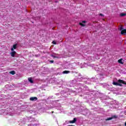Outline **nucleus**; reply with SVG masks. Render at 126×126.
<instances>
[{
	"mask_svg": "<svg viewBox=\"0 0 126 126\" xmlns=\"http://www.w3.org/2000/svg\"><path fill=\"white\" fill-rule=\"evenodd\" d=\"M118 82H114L113 83V85H116V86H123L122 84L126 85V82L124 80L119 79Z\"/></svg>",
	"mask_w": 126,
	"mask_h": 126,
	"instance_id": "f257e3e1",
	"label": "nucleus"
},
{
	"mask_svg": "<svg viewBox=\"0 0 126 126\" xmlns=\"http://www.w3.org/2000/svg\"><path fill=\"white\" fill-rule=\"evenodd\" d=\"M82 23H86V21H83Z\"/></svg>",
	"mask_w": 126,
	"mask_h": 126,
	"instance_id": "6ab92c4d",
	"label": "nucleus"
},
{
	"mask_svg": "<svg viewBox=\"0 0 126 126\" xmlns=\"http://www.w3.org/2000/svg\"><path fill=\"white\" fill-rule=\"evenodd\" d=\"M123 29H124V28H123L122 27H120V31H123Z\"/></svg>",
	"mask_w": 126,
	"mask_h": 126,
	"instance_id": "dca6fc26",
	"label": "nucleus"
},
{
	"mask_svg": "<svg viewBox=\"0 0 126 126\" xmlns=\"http://www.w3.org/2000/svg\"><path fill=\"white\" fill-rule=\"evenodd\" d=\"M79 25H81V26H82L83 27H84L85 26V25L83 24L82 23H79Z\"/></svg>",
	"mask_w": 126,
	"mask_h": 126,
	"instance_id": "ddd939ff",
	"label": "nucleus"
},
{
	"mask_svg": "<svg viewBox=\"0 0 126 126\" xmlns=\"http://www.w3.org/2000/svg\"><path fill=\"white\" fill-rule=\"evenodd\" d=\"M51 57H52V58L53 59H59V57L56 56H54L53 55H51Z\"/></svg>",
	"mask_w": 126,
	"mask_h": 126,
	"instance_id": "9d476101",
	"label": "nucleus"
},
{
	"mask_svg": "<svg viewBox=\"0 0 126 126\" xmlns=\"http://www.w3.org/2000/svg\"><path fill=\"white\" fill-rule=\"evenodd\" d=\"M100 16H104V15L103 14L100 13L99 14Z\"/></svg>",
	"mask_w": 126,
	"mask_h": 126,
	"instance_id": "f3484780",
	"label": "nucleus"
},
{
	"mask_svg": "<svg viewBox=\"0 0 126 126\" xmlns=\"http://www.w3.org/2000/svg\"><path fill=\"white\" fill-rule=\"evenodd\" d=\"M30 100L31 101H37L38 100V98H37L36 96L32 97L30 98Z\"/></svg>",
	"mask_w": 126,
	"mask_h": 126,
	"instance_id": "f03ea898",
	"label": "nucleus"
},
{
	"mask_svg": "<svg viewBox=\"0 0 126 126\" xmlns=\"http://www.w3.org/2000/svg\"><path fill=\"white\" fill-rule=\"evenodd\" d=\"M53 44H54V45H56L57 44V43L55 41H53Z\"/></svg>",
	"mask_w": 126,
	"mask_h": 126,
	"instance_id": "a211bd4d",
	"label": "nucleus"
},
{
	"mask_svg": "<svg viewBox=\"0 0 126 126\" xmlns=\"http://www.w3.org/2000/svg\"><path fill=\"white\" fill-rule=\"evenodd\" d=\"M112 118H113V119H117L118 118V116L114 115Z\"/></svg>",
	"mask_w": 126,
	"mask_h": 126,
	"instance_id": "2eb2a0df",
	"label": "nucleus"
},
{
	"mask_svg": "<svg viewBox=\"0 0 126 126\" xmlns=\"http://www.w3.org/2000/svg\"><path fill=\"white\" fill-rule=\"evenodd\" d=\"M118 62L119 63H121V64H124V63L123 62V59L119 60Z\"/></svg>",
	"mask_w": 126,
	"mask_h": 126,
	"instance_id": "0eeeda50",
	"label": "nucleus"
},
{
	"mask_svg": "<svg viewBox=\"0 0 126 126\" xmlns=\"http://www.w3.org/2000/svg\"><path fill=\"white\" fill-rule=\"evenodd\" d=\"M16 54V52L13 51L10 53V55H11V57H12L13 58H14Z\"/></svg>",
	"mask_w": 126,
	"mask_h": 126,
	"instance_id": "20e7f679",
	"label": "nucleus"
},
{
	"mask_svg": "<svg viewBox=\"0 0 126 126\" xmlns=\"http://www.w3.org/2000/svg\"><path fill=\"white\" fill-rule=\"evenodd\" d=\"M121 34L122 35H125V34H126V29L123 30L121 31Z\"/></svg>",
	"mask_w": 126,
	"mask_h": 126,
	"instance_id": "423d86ee",
	"label": "nucleus"
},
{
	"mask_svg": "<svg viewBox=\"0 0 126 126\" xmlns=\"http://www.w3.org/2000/svg\"><path fill=\"white\" fill-rule=\"evenodd\" d=\"M111 120H113L112 117H109L105 120V121H111Z\"/></svg>",
	"mask_w": 126,
	"mask_h": 126,
	"instance_id": "f8f14e48",
	"label": "nucleus"
},
{
	"mask_svg": "<svg viewBox=\"0 0 126 126\" xmlns=\"http://www.w3.org/2000/svg\"><path fill=\"white\" fill-rule=\"evenodd\" d=\"M17 47V44H14L13 47L11 49V51H13L14 50L16 49Z\"/></svg>",
	"mask_w": 126,
	"mask_h": 126,
	"instance_id": "7ed1b4c3",
	"label": "nucleus"
},
{
	"mask_svg": "<svg viewBox=\"0 0 126 126\" xmlns=\"http://www.w3.org/2000/svg\"><path fill=\"white\" fill-rule=\"evenodd\" d=\"M125 126H126V122L125 123Z\"/></svg>",
	"mask_w": 126,
	"mask_h": 126,
	"instance_id": "412c9836",
	"label": "nucleus"
},
{
	"mask_svg": "<svg viewBox=\"0 0 126 126\" xmlns=\"http://www.w3.org/2000/svg\"><path fill=\"white\" fill-rule=\"evenodd\" d=\"M70 71L67 70H65L63 72V73L64 74H67V73H69Z\"/></svg>",
	"mask_w": 126,
	"mask_h": 126,
	"instance_id": "1a4fd4ad",
	"label": "nucleus"
},
{
	"mask_svg": "<svg viewBox=\"0 0 126 126\" xmlns=\"http://www.w3.org/2000/svg\"><path fill=\"white\" fill-rule=\"evenodd\" d=\"M28 80L31 83H33L34 82L33 81V80H32V78H29Z\"/></svg>",
	"mask_w": 126,
	"mask_h": 126,
	"instance_id": "6e6552de",
	"label": "nucleus"
},
{
	"mask_svg": "<svg viewBox=\"0 0 126 126\" xmlns=\"http://www.w3.org/2000/svg\"><path fill=\"white\" fill-rule=\"evenodd\" d=\"M126 15V13H121L120 14V16L123 17V16H125Z\"/></svg>",
	"mask_w": 126,
	"mask_h": 126,
	"instance_id": "4468645a",
	"label": "nucleus"
},
{
	"mask_svg": "<svg viewBox=\"0 0 126 126\" xmlns=\"http://www.w3.org/2000/svg\"><path fill=\"white\" fill-rule=\"evenodd\" d=\"M76 122V118H74L72 121H70L69 122L70 124H74Z\"/></svg>",
	"mask_w": 126,
	"mask_h": 126,
	"instance_id": "39448f33",
	"label": "nucleus"
},
{
	"mask_svg": "<svg viewBox=\"0 0 126 126\" xmlns=\"http://www.w3.org/2000/svg\"><path fill=\"white\" fill-rule=\"evenodd\" d=\"M52 113H54V111H52Z\"/></svg>",
	"mask_w": 126,
	"mask_h": 126,
	"instance_id": "4be33fe9",
	"label": "nucleus"
},
{
	"mask_svg": "<svg viewBox=\"0 0 126 126\" xmlns=\"http://www.w3.org/2000/svg\"><path fill=\"white\" fill-rule=\"evenodd\" d=\"M10 73L11 74H12V75H14V74H15V71H11L10 72Z\"/></svg>",
	"mask_w": 126,
	"mask_h": 126,
	"instance_id": "9b49d317",
	"label": "nucleus"
},
{
	"mask_svg": "<svg viewBox=\"0 0 126 126\" xmlns=\"http://www.w3.org/2000/svg\"><path fill=\"white\" fill-rule=\"evenodd\" d=\"M50 63H54V60L50 61Z\"/></svg>",
	"mask_w": 126,
	"mask_h": 126,
	"instance_id": "aec40b11",
	"label": "nucleus"
}]
</instances>
